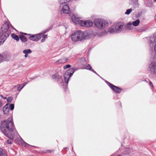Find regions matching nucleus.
Returning a JSON list of instances; mask_svg holds the SVG:
<instances>
[{"label": "nucleus", "mask_w": 156, "mask_h": 156, "mask_svg": "<svg viewBox=\"0 0 156 156\" xmlns=\"http://www.w3.org/2000/svg\"><path fill=\"white\" fill-rule=\"evenodd\" d=\"M133 11L132 9L130 8V9H127L125 12V14L126 15H129Z\"/></svg>", "instance_id": "bb28decb"}, {"label": "nucleus", "mask_w": 156, "mask_h": 156, "mask_svg": "<svg viewBox=\"0 0 156 156\" xmlns=\"http://www.w3.org/2000/svg\"><path fill=\"white\" fill-rule=\"evenodd\" d=\"M94 23L95 27L101 30L104 29L108 24L107 21L100 19H95L94 21Z\"/></svg>", "instance_id": "423d86ee"}, {"label": "nucleus", "mask_w": 156, "mask_h": 156, "mask_svg": "<svg viewBox=\"0 0 156 156\" xmlns=\"http://www.w3.org/2000/svg\"><path fill=\"white\" fill-rule=\"evenodd\" d=\"M154 2H156V0H154Z\"/></svg>", "instance_id": "de8ad7c7"}, {"label": "nucleus", "mask_w": 156, "mask_h": 156, "mask_svg": "<svg viewBox=\"0 0 156 156\" xmlns=\"http://www.w3.org/2000/svg\"><path fill=\"white\" fill-rule=\"evenodd\" d=\"M133 4V6L135 8H138L140 5L138 0H130Z\"/></svg>", "instance_id": "a211bd4d"}, {"label": "nucleus", "mask_w": 156, "mask_h": 156, "mask_svg": "<svg viewBox=\"0 0 156 156\" xmlns=\"http://www.w3.org/2000/svg\"><path fill=\"white\" fill-rule=\"evenodd\" d=\"M19 38L20 40L23 42H25L27 41V38L21 35H20L19 36Z\"/></svg>", "instance_id": "6ab92c4d"}, {"label": "nucleus", "mask_w": 156, "mask_h": 156, "mask_svg": "<svg viewBox=\"0 0 156 156\" xmlns=\"http://www.w3.org/2000/svg\"><path fill=\"white\" fill-rule=\"evenodd\" d=\"M85 67H86V68H84L83 69H86L90 71L92 69L91 66L88 64L85 65Z\"/></svg>", "instance_id": "b1692460"}, {"label": "nucleus", "mask_w": 156, "mask_h": 156, "mask_svg": "<svg viewBox=\"0 0 156 156\" xmlns=\"http://www.w3.org/2000/svg\"><path fill=\"white\" fill-rule=\"evenodd\" d=\"M37 76H34L31 78L32 80H33L35 79L36 78H37Z\"/></svg>", "instance_id": "79ce46f5"}, {"label": "nucleus", "mask_w": 156, "mask_h": 156, "mask_svg": "<svg viewBox=\"0 0 156 156\" xmlns=\"http://www.w3.org/2000/svg\"><path fill=\"white\" fill-rule=\"evenodd\" d=\"M111 156H114V155H111Z\"/></svg>", "instance_id": "3c124183"}, {"label": "nucleus", "mask_w": 156, "mask_h": 156, "mask_svg": "<svg viewBox=\"0 0 156 156\" xmlns=\"http://www.w3.org/2000/svg\"><path fill=\"white\" fill-rule=\"evenodd\" d=\"M149 85L150 86H151V87H153V84H152V83L150 81L149 83Z\"/></svg>", "instance_id": "ea45409f"}, {"label": "nucleus", "mask_w": 156, "mask_h": 156, "mask_svg": "<svg viewBox=\"0 0 156 156\" xmlns=\"http://www.w3.org/2000/svg\"><path fill=\"white\" fill-rule=\"evenodd\" d=\"M22 34H23L24 35H26V36H27V37H28V38L29 37V36H30V34H27V33H23Z\"/></svg>", "instance_id": "c9c22d12"}, {"label": "nucleus", "mask_w": 156, "mask_h": 156, "mask_svg": "<svg viewBox=\"0 0 156 156\" xmlns=\"http://www.w3.org/2000/svg\"><path fill=\"white\" fill-rule=\"evenodd\" d=\"M11 36L13 39L18 41L19 40V38L18 36L14 34H12Z\"/></svg>", "instance_id": "4be33fe9"}, {"label": "nucleus", "mask_w": 156, "mask_h": 156, "mask_svg": "<svg viewBox=\"0 0 156 156\" xmlns=\"http://www.w3.org/2000/svg\"><path fill=\"white\" fill-rule=\"evenodd\" d=\"M91 71H92V72H93L95 74H96L97 75H98L100 77V76L95 71H94V69H92V70Z\"/></svg>", "instance_id": "4c0bfd02"}, {"label": "nucleus", "mask_w": 156, "mask_h": 156, "mask_svg": "<svg viewBox=\"0 0 156 156\" xmlns=\"http://www.w3.org/2000/svg\"><path fill=\"white\" fill-rule=\"evenodd\" d=\"M25 55H24V57L25 58H26L27 57V55L28 54H24Z\"/></svg>", "instance_id": "c03bdc74"}, {"label": "nucleus", "mask_w": 156, "mask_h": 156, "mask_svg": "<svg viewBox=\"0 0 156 156\" xmlns=\"http://www.w3.org/2000/svg\"><path fill=\"white\" fill-rule=\"evenodd\" d=\"M132 25V24L131 23H129L126 26V29L129 30H130L132 29L133 26Z\"/></svg>", "instance_id": "412c9836"}, {"label": "nucleus", "mask_w": 156, "mask_h": 156, "mask_svg": "<svg viewBox=\"0 0 156 156\" xmlns=\"http://www.w3.org/2000/svg\"><path fill=\"white\" fill-rule=\"evenodd\" d=\"M45 40L44 39H44H41V42H44V41Z\"/></svg>", "instance_id": "37998d69"}, {"label": "nucleus", "mask_w": 156, "mask_h": 156, "mask_svg": "<svg viewBox=\"0 0 156 156\" xmlns=\"http://www.w3.org/2000/svg\"><path fill=\"white\" fill-rule=\"evenodd\" d=\"M54 151V150H48L47 151V152H48V153H52V152H53Z\"/></svg>", "instance_id": "e433bc0d"}, {"label": "nucleus", "mask_w": 156, "mask_h": 156, "mask_svg": "<svg viewBox=\"0 0 156 156\" xmlns=\"http://www.w3.org/2000/svg\"><path fill=\"white\" fill-rule=\"evenodd\" d=\"M84 34L85 39L91 38L92 37L96 36L97 33L94 30H89L84 32Z\"/></svg>", "instance_id": "6e6552de"}, {"label": "nucleus", "mask_w": 156, "mask_h": 156, "mask_svg": "<svg viewBox=\"0 0 156 156\" xmlns=\"http://www.w3.org/2000/svg\"><path fill=\"white\" fill-rule=\"evenodd\" d=\"M12 99V97H9L7 99V102H11Z\"/></svg>", "instance_id": "cd10ccee"}, {"label": "nucleus", "mask_w": 156, "mask_h": 156, "mask_svg": "<svg viewBox=\"0 0 156 156\" xmlns=\"http://www.w3.org/2000/svg\"><path fill=\"white\" fill-rule=\"evenodd\" d=\"M12 56L10 53L5 51L0 54V63L3 62H8L10 60Z\"/></svg>", "instance_id": "0eeeda50"}, {"label": "nucleus", "mask_w": 156, "mask_h": 156, "mask_svg": "<svg viewBox=\"0 0 156 156\" xmlns=\"http://www.w3.org/2000/svg\"><path fill=\"white\" fill-rule=\"evenodd\" d=\"M140 23V21L139 19H137L135 21L132 22V24L133 26H137Z\"/></svg>", "instance_id": "aec40b11"}, {"label": "nucleus", "mask_w": 156, "mask_h": 156, "mask_svg": "<svg viewBox=\"0 0 156 156\" xmlns=\"http://www.w3.org/2000/svg\"><path fill=\"white\" fill-rule=\"evenodd\" d=\"M71 66L70 65H69V64H68V65H67L65 66L64 67V69H66L67 68H69L71 67Z\"/></svg>", "instance_id": "7c9ffc66"}, {"label": "nucleus", "mask_w": 156, "mask_h": 156, "mask_svg": "<svg viewBox=\"0 0 156 156\" xmlns=\"http://www.w3.org/2000/svg\"><path fill=\"white\" fill-rule=\"evenodd\" d=\"M0 97L2 98H3V96L2 95V94H0Z\"/></svg>", "instance_id": "a18cd8bd"}, {"label": "nucleus", "mask_w": 156, "mask_h": 156, "mask_svg": "<svg viewBox=\"0 0 156 156\" xmlns=\"http://www.w3.org/2000/svg\"><path fill=\"white\" fill-rule=\"evenodd\" d=\"M13 28L14 29H15V30H16V29H15L13 27Z\"/></svg>", "instance_id": "09e8293b"}, {"label": "nucleus", "mask_w": 156, "mask_h": 156, "mask_svg": "<svg viewBox=\"0 0 156 156\" xmlns=\"http://www.w3.org/2000/svg\"><path fill=\"white\" fill-rule=\"evenodd\" d=\"M27 84V82H25L23 84V86H22V87H23V88Z\"/></svg>", "instance_id": "a19ab883"}, {"label": "nucleus", "mask_w": 156, "mask_h": 156, "mask_svg": "<svg viewBox=\"0 0 156 156\" xmlns=\"http://www.w3.org/2000/svg\"><path fill=\"white\" fill-rule=\"evenodd\" d=\"M9 23L6 22L3 24L0 31V44L4 43L11 33Z\"/></svg>", "instance_id": "7ed1b4c3"}, {"label": "nucleus", "mask_w": 156, "mask_h": 156, "mask_svg": "<svg viewBox=\"0 0 156 156\" xmlns=\"http://www.w3.org/2000/svg\"><path fill=\"white\" fill-rule=\"evenodd\" d=\"M133 152V150L132 148L129 147H125L124 149L122 154L123 155L129 156Z\"/></svg>", "instance_id": "ddd939ff"}, {"label": "nucleus", "mask_w": 156, "mask_h": 156, "mask_svg": "<svg viewBox=\"0 0 156 156\" xmlns=\"http://www.w3.org/2000/svg\"><path fill=\"white\" fill-rule=\"evenodd\" d=\"M76 70L77 69H76L75 68H71L68 69L65 72L64 75L65 81H63L62 76H59L58 73L53 75L52 78L55 81L61 83V85H62L63 86L65 85V86L66 88L70 77L72 76Z\"/></svg>", "instance_id": "f03ea898"}, {"label": "nucleus", "mask_w": 156, "mask_h": 156, "mask_svg": "<svg viewBox=\"0 0 156 156\" xmlns=\"http://www.w3.org/2000/svg\"><path fill=\"white\" fill-rule=\"evenodd\" d=\"M66 148H64V149H66Z\"/></svg>", "instance_id": "8fccbe9b"}, {"label": "nucleus", "mask_w": 156, "mask_h": 156, "mask_svg": "<svg viewBox=\"0 0 156 156\" xmlns=\"http://www.w3.org/2000/svg\"><path fill=\"white\" fill-rule=\"evenodd\" d=\"M3 104L2 101L0 100V111L2 110Z\"/></svg>", "instance_id": "c756f323"}, {"label": "nucleus", "mask_w": 156, "mask_h": 156, "mask_svg": "<svg viewBox=\"0 0 156 156\" xmlns=\"http://www.w3.org/2000/svg\"><path fill=\"white\" fill-rule=\"evenodd\" d=\"M0 156H7L5 151L3 150L2 149L0 151Z\"/></svg>", "instance_id": "a878e982"}, {"label": "nucleus", "mask_w": 156, "mask_h": 156, "mask_svg": "<svg viewBox=\"0 0 156 156\" xmlns=\"http://www.w3.org/2000/svg\"><path fill=\"white\" fill-rule=\"evenodd\" d=\"M148 70L152 74L156 73V62H152L148 67Z\"/></svg>", "instance_id": "f8f14e48"}, {"label": "nucleus", "mask_w": 156, "mask_h": 156, "mask_svg": "<svg viewBox=\"0 0 156 156\" xmlns=\"http://www.w3.org/2000/svg\"><path fill=\"white\" fill-rule=\"evenodd\" d=\"M22 144L23 145H24V146L26 147H27L28 146H32L34 147H36L34 146H31L27 143L25 142L23 140H22Z\"/></svg>", "instance_id": "393cba45"}, {"label": "nucleus", "mask_w": 156, "mask_h": 156, "mask_svg": "<svg viewBox=\"0 0 156 156\" xmlns=\"http://www.w3.org/2000/svg\"><path fill=\"white\" fill-rule=\"evenodd\" d=\"M71 20L75 24H79V21H80L78 16L75 14H73L72 16Z\"/></svg>", "instance_id": "4468645a"}, {"label": "nucleus", "mask_w": 156, "mask_h": 156, "mask_svg": "<svg viewBox=\"0 0 156 156\" xmlns=\"http://www.w3.org/2000/svg\"><path fill=\"white\" fill-rule=\"evenodd\" d=\"M41 38V34H30L29 38L33 41H38Z\"/></svg>", "instance_id": "9b49d317"}, {"label": "nucleus", "mask_w": 156, "mask_h": 156, "mask_svg": "<svg viewBox=\"0 0 156 156\" xmlns=\"http://www.w3.org/2000/svg\"><path fill=\"white\" fill-rule=\"evenodd\" d=\"M47 32H48V30L47 29H46L43 31L41 33H40V34H41V37H42V35L44 34H45Z\"/></svg>", "instance_id": "2f4dec72"}, {"label": "nucleus", "mask_w": 156, "mask_h": 156, "mask_svg": "<svg viewBox=\"0 0 156 156\" xmlns=\"http://www.w3.org/2000/svg\"><path fill=\"white\" fill-rule=\"evenodd\" d=\"M14 104H11L9 105V107L11 110H12L14 108Z\"/></svg>", "instance_id": "c85d7f7f"}, {"label": "nucleus", "mask_w": 156, "mask_h": 156, "mask_svg": "<svg viewBox=\"0 0 156 156\" xmlns=\"http://www.w3.org/2000/svg\"><path fill=\"white\" fill-rule=\"evenodd\" d=\"M123 25L120 23H115L109 28L108 31L110 33H117L121 31Z\"/></svg>", "instance_id": "39448f33"}, {"label": "nucleus", "mask_w": 156, "mask_h": 156, "mask_svg": "<svg viewBox=\"0 0 156 156\" xmlns=\"http://www.w3.org/2000/svg\"><path fill=\"white\" fill-rule=\"evenodd\" d=\"M84 34V32L81 30L76 31L72 35L71 39L74 41L85 39Z\"/></svg>", "instance_id": "20e7f679"}, {"label": "nucleus", "mask_w": 156, "mask_h": 156, "mask_svg": "<svg viewBox=\"0 0 156 156\" xmlns=\"http://www.w3.org/2000/svg\"><path fill=\"white\" fill-rule=\"evenodd\" d=\"M3 98L4 99H6V98L5 97H3Z\"/></svg>", "instance_id": "49530a36"}, {"label": "nucleus", "mask_w": 156, "mask_h": 156, "mask_svg": "<svg viewBox=\"0 0 156 156\" xmlns=\"http://www.w3.org/2000/svg\"><path fill=\"white\" fill-rule=\"evenodd\" d=\"M23 53L24 54H28L31 53V50L30 49H25L23 50Z\"/></svg>", "instance_id": "5701e85b"}, {"label": "nucleus", "mask_w": 156, "mask_h": 156, "mask_svg": "<svg viewBox=\"0 0 156 156\" xmlns=\"http://www.w3.org/2000/svg\"><path fill=\"white\" fill-rule=\"evenodd\" d=\"M68 60V58L64 57L56 61L55 63L57 64H63L66 62Z\"/></svg>", "instance_id": "dca6fc26"}, {"label": "nucleus", "mask_w": 156, "mask_h": 156, "mask_svg": "<svg viewBox=\"0 0 156 156\" xmlns=\"http://www.w3.org/2000/svg\"><path fill=\"white\" fill-rule=\"evenodd\" d=\"M69 8L68 5H64L62 9V11L65 14L69 13Z\"/></svg>", "instance_id": "2eb2a0df"}, {"label": "nucleus", "mask_w": 156, "mask_h": 156, "mask_svg": "<svg viewBox=\"0 0 156 156\" xmlns=\"http://www.w3.org/2000/svg\"><path fill=\"white\" fill-rule=\"evenodd\" d=\"M79 24L81 26L89 27L92 26L93 23L90 20H80V21H79Z\"/></svg>", "instance_id": "9d476101"}, {"label": "nucleus", "mask_w": 156, "mask_h": 156, "mask_svg": "<svg viewBox=\"0 0 156 156\" xmlns=\"http://www.w3.org/2000/svg\"><path fill=\"white\" fill-rule=\"evenodd\" d=\"M2 109L4 114L6 115L8 114L9 111V108L6 105L4 107H2Z\"/></svg>", "instance_id": "f3484780"}, {"label": "nucleus", "mask_w": 156, "mask_h": 156, "mask_svg": "<svg viewBox=\"0 0 156 156\" xmlns=\"http://www.w3.org/2000/svg\"><path fill=\"white\" fill-rule=\"evenodd\" d=\"M53 28V26L52 25L50 26L47 29L48 31L51 30Z\"/></svg>", "instance_id": "72a5a7b5"}, {"label": "nucleus", "mask_w": 156, "mask_h": 156, "mask_svg": "<svg viewBox=\"0 0 156 156\" xmlns=\"http://www.w3.org/2000/svg\"><path fill=\"white\" fill-rule=\"evenodd\" d=\"M42 37H43V38H44V39L46 38L47 37V35H46V34H45V35L43 34L42 35Z\"/></svg>", "instance_id": "58836bf2"}, {"label": "nucleus", "mask_w": 156, "mask_h": 156, "mask_svg": "<svg viewBox=\"0 0 156 156\" xmlns=\"http://www.w3.org/2000/svg\"><path fill=\"white\" fill-rule=\"evenodd\" d=\"M0 127L2 133L6 136L12 140H13L15 136L19 135L11 116L7 119L2 121Z\"/></svg>", "instance_id": "f257e3e1"}, {"label": "nucleus", "mask_w": 156, "mask_h": 156, "mask_svg": "<svg viewBox=\"0 0 156 156\" xmlns=\"http://www.w3.org/2000/svg\"><path fill=\"white\" fill-rule=\"evenodd\" d=\"M23 88V87H21L20 86H19L17 88V90L19 91H20Z\"/></svg>", "instance_id": "f704fd0d"}, {"label": "nucleus", "mask_w": 156, "mask_h": 156, "mask_svg": "<svg viewBox=\"0 0 156 156\" xmlns=\"http://www.w3.org/2000/svg\"><path fill=\"white\" fill-rule=\"evenodd\" d=\"M1 44H0V46Z\"/></svg>", "instance_id": "603ef678"}, {"label": "nucleus", "mask_w": 156, "mask_h": 156, "mask_svg": "<svg viewBox=\"0 0 156 156\" xmlns=\"http://www.w3.org/2000/svg\"><path fill=\"white\" fill-rule=\"evenodd\" d=\"M6 143L8 144H11L12 143V142L10 140H8L6 141Z\"/></svg>", "instance_id": "473e14b6"}, {"label": "nucleus", "mask_w": 156, "mask_h": 156, "mask_svg": "<svg viewBox=\"0 0 156 156\" xmlns=\"http://www.w3.org/2000/svg\"><path fill=\"white\" fill-rule=\"evenodd\" d=\"M105 82L114 92L117 93H120L122 90L121 88L114 85L107 80H105Z\"/></svg>", "instance_id": "1a4fd4ad"}]
</instances>
